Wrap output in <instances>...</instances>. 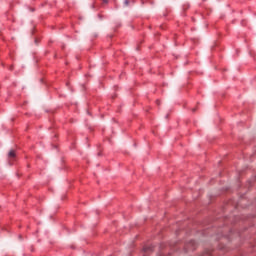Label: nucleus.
<instances>
[{
    "mask_svg": "<svg viewBox=\"0 0 256 256\" xmlns=\"http://www.w3.org/2000/svg\"><path fill=\"white\" fill-rule=\"evenodd\" d=\"M14 158H15V152L11 150L10 152H8V159H14Z\"/></svg>",
    "mask_w": 256,
    "mask_h": 256,
    "instance_id": "obj_1",
    "label": "nucleus"
},
{
    "mask_svg": "<svg viewBox=\"0 0 256 256\" xmlns=\"http://www.w3.org/2000/svg\"><path fill=\"white\" fill-rule=\"evenodd\" d=\"M125 6L127 7L129 5V0L124 1Z\"/></svg>",
    "mask_w": 256,
    "mask_h": 256,
    "instance_id": "obj_2",
    "label": "nucleus"
},
{
    "mask_svg": "<svg viewBox=\"0 0 256 256\" xmlns=\"http://www.w3.org/2000/svg\"><path fill=\"white\" fill-rule=\"evenodd\" d=\"M103 1V3H108L109 1L108 0H102Z\"/></svg>",
    "mask_w": 256,
    "mask_h": 256,
    "instance_id": "obj_3",
    "label": "nucleus"
}]
</instances>
